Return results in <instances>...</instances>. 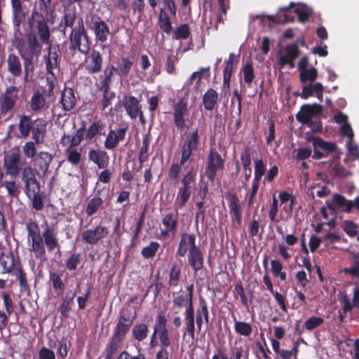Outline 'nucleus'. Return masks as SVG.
Returning a JSON list of instances; mask_svg holds the SVG:
<instances>
[{
	"mask_svg": "<svg viewBox=\"0 0 359 359\" xmlns=\"http://www.w3.org/2000/svg\"><path fill=\"white\" fill-rule=\"evenodd\" d=\"M309 60L306 56L301 58L298 68L300 71V81L302 86V92L294 93V95H301L303 98L306 99L312 96L314 93V68L308 69Z\"/></svg>",
	"mask_w": 359,
	"mask_h": 359,
	"instance_id": "1",
	"label": "nucleus"
},
{
	"mask_svg": "<svg viewBox=\"0 0 359 359\" xmlns=\"http://www.w3.org/2000/svg\"><path fill=\"white\" fill-rule=\"evenodd\" d=\"M26 41L27 44V52H22L20 49L19 52L21 57L26 63V69L27 70L29 66L32 67V69L33 68V58L41 54L42 46L36 34L33 33H29L27 35Z\"/></svg>",
	"mask_w": 359,
	"mask_h": 359,
	"instance_id": "2",
	"label": "nucleus"
},
{
	"mask_svg": "<svg viewBox=\"0 0 359 359\" xmlns=\"http://www.w3.org/2000/svg\"><path fill=\"white\" fill-rule=\"evenodd\" d=\"M78 29H73L70 36L71 48H78L80 52L86 54L90 48L82 18L78 20Z\"/></svg>",
	"mask_w": 359,
	"mask_h": 359,
	"instance_id": "3",
	"label": "nucleus"
},
{
	"mask_svg": "<svg viewBox=\"0 0 359 359\" xmlns=\"http://www.w3.org/2000/svg\"><path fill=\"white\" fill-rule=\"evenodd\" d=\"M195 176L196 173L191 168L182 179V187L179 189L178 192L180 208H182L189 199L195 182Z\"/></svg>",
	"mask_w": 359,
	"mask_h": 359,
	"instance_id": "4",
	"label": "nucleus"
},
{
	"mask_svg": "<svg viewBox=\"0 0 359 359\" xmlns=\"http://www.w3.org/2000/svg\"><path fill=\"white\" fill-rule=\"evenodd\" d=\"M22 180L25 182V192L29 198H31V193H38L40 191L39 183L36 178L34 169L31 166H27L23 168Z\"/></svg>",
	"mask_w": 359,
	"mask_h": 359,
	"instance_id": "5",
	"label": "nucleus"
},
{
	"mask_svg": "<svg viewBox=\"0 0 359 359\" xmlns=\"http://www.w3.org/2000/svg\"><path fill=\"white\" fill-rule=\"evenodd\" d=\"M299 50L297 44H290L282 48L279 52V65L281 67L289 65L290 67H294V60L299 55Z\"/></svg>",
	"mask_w": 359,
	"mask_h": 359,
	"instance_id": "6",
	"label": "nucleus"
},
{
	"mask_svg": "<svg viewBox=\"0 0 359 359\" xmlns=\"http://www.w3.org/2000/svg\"><path fill=\"white\" fill-rule=\"evenodd\" d=\"M20 153L18 149H13L4 158V166L7 172L13 177H17L20 171L19 165Z\"/></svg>",
	"mask_w": 359,
	"mask_h": 359,
	"instance_id": "7",
	"label": "nucleus"
},
{
	"mask_svg": "<svg viewBox=\"0 0 359 359\" xmlns=\"http://www.w3.org/2000/svg\"><path fill=\"white\" fill-rule=\"evenodd\" d=\"M223 167V160L215 150L212 149L208 157V166L205 171V175L208 179L213 182L216 175V171L222 169Z\"/></svg>",
	"mask_w": 359,
	"mask_h": 359,
	"instance_id": "8",
	"label": "nucleus"
},
{
	"mask_svg": "<svg viewBox=\"0 0 359 359\" xmlns=\"http://www.w3.org/2000/svg\"><path fill=\"white\" fill-rule=\"evenodd\" d=\"M189 262L194 271H198L203 266V257L202 252L196 245L193 238L189 239Z\"/></svg>",
	"mask_w": 359,
	"mask_h": 359,
	"instance_id": "9",
	"label": "nucleus"
},
{
	"mask_svg": "<svg viewBox=\"0 0 359 359\" xmlns=\"http://www.w3.org/2000/svg\"><path fill=\"white\" fill-rule=\"evenodd\" d=\"M337 146L334 142L324 141L322 138L316 137V160L326 157L334 152Z\"/></svg>",
	"mask_w": 359,
	"mask_h": 359,
	"instance_id": "10",
	"label": "nucleus"
},
{
	"mask_svg": "<svg viewBox=\"0 0 359 359\" xmlns=\"http://www.w3.org/2000/svg\"><path fill=\"white\" fill-rule=\"evenodd\" d=\"M187 290L189 291V307L186 310V325L188 333L189 334L191 339H194V308L192 304V297H193V285H190L187 287Z\"/></svg>",
	"mask_w": 359,
	"mask_h": 359,
	"instance_id": "11",
	"label": "nucleus"
},
{
	"mask_svg": "<svg viewBox=\"0 0 359 359\" xmlns=\"http://www.w3.org/2000/svg\"><path fill=\"white\" fill-rule=\"evenodd\" d=\"M108 234L107 227L98 226L95 230H86L82 233L83 239L89 244H95Z\"/></svg>",
	"mask_w": 359,
	"mask_h": 359,
	"instance_id": "12",
	"label": "nucleus"
},
{
	"mask_svg": "<svg viewBox=\"0 0 359 359\" xmlns=\"http://www.w3.org/2000/svg\"><path fill=\"white\" fill-rule=\"evenodd\" d=\"M296 118L302 124L312 127L313 118H314V104L303 105L301 110L296 115Z\"/></svg>",
	"mask_w": 359,
	"mask_h": 359,
	"instance_id": "13",
	"label": "nucleus"
},
{
	"mask_svg": "<svg viewBox=\"0 0 359 359\" xmlns=\"http://www.w3.org/2000/svg\"><path fill=\"white\" fill-rule=\"evenodd\" d=\"M123 104L130 117L133 119L136 118L140 112L137 99L133 96L125 95L123 99Z\"/></svg>",
	"mask_w": 359,
	"mask_h": 359,
	"instance_id": "14",
	"label": "nucleus"
},
{
	"mask_svg": "<svg viewBox=\"0 0 359 359\" xmlns=\"http://www.w3.org/2000/svg\"><path fill=\"white\" fill-rule=\"evenodd\" d=\"M187 112V104L183 100H180L174 109V122L179 129L184 127V116Z\"/></svg>",
	"mask_w": 359,
	"mask_h": 359,
	"instance_id": "15",
	"label": "nucleus"
},
{
	"mask_svg": "<svg viewBox=\"0 0 359 359\" xmlns=\"http://www.w3.org/2000/svg\"><path fill=\"white\" fill-rule=\"evenodd\" d=\"M40 20H36L37 34L43 43L50 45V27L43 16Z\"/></svg>",
	"mask_w": 359,
	"mask_h": 359,
	"instance_id": "16",
	"label": "nucleus"
},
{
	"mask_svg": "<svg viewBox=\"0 0 359 359\" xmlns=\"http://www.w3.org/2000/svg\"><path fill=\"white\" fill-rule=\"evenodd\" d=\"M11 6L13 13V25L18 29L25 17L23 6L20 0H11Z\"/></svg>",
	"mask_w": 359,
	"mask_h": 359,
	"instance_id": "17",
	"label": "nucleus"
},
{
	"mask_svg": "<svg viewBox=\"0 0 359 359\" xmlns=\"http://www.w3.org/2000/svg\"><path fill=\"white\" fill-rule=\"evenodd\" d=\"M89 158L96 163L100 168H105L108 165L109 156L104 151L92 150L90 151Z\"/></svg>",
	"mask_w": 359,
	"mask_h": 359,
	"instance_id": "18",
	"label": "nucleus"
},
{
	"mask_svg": "<svg viewBox=\"0 0 359 359\" xmlns=\"http://www.w3.org/2000/svg\"><path fill=\"white\" fill-rule=\"evenodd\" d=\"M8 72L14 76H20L22 74L20 60L15 54H10L7 60Z\"/></svg>",
	"mask_w": 359,
	"mask_h": 359,
	"instance_id": "19",
	"label": "nucleus"
},
{
	"mask_svg": "<svg viewBox=\"0 0 359 359\" xmlns=\"http://www.w3.org/2000/svg\"><path fill=\"white\" fill-rule=\"evenodd\" d=\"M46 123L43 121L37 119L33 122L32 133L33 138L37 144L42 142L44 133L46 132Z\"/></svg>",
	"mask_w": 359,
	"mask_h": 359,
	"instance_id": "20",
	"label": "nucleus"
},
{
	"mask_svg": "<svg viewBox=\"0 0 359 359\" xmlns=\"http://www.w3.org/2000/svg\"><path fill=\"white\" fill-rule=\"evenodd\" d=\"M76 97L72 88H65L62 94L61 103L66 111L71 110L76 104Z\"/></svg>",
	"mask_w": 359,
	"mask_h": 359,
	"instance_id": "21",
	"label": "nucleus"
},
{
	"mask_svg": "<svg viewBox=\"0 0 359 359\" xmlns=\"http://www.w3.org/2000/svg\"><path fill=\"white\" fill-rule=\"evenodd\" d=\"M18 95V88L16 87H11L5 93L4 99L2 103V108L6 110H10L15 104Z\"/></svg>",
	"mask_w": 359,
	"mask_h": 359,
	"instance_id": "22",
	"label": "nucleus"
},
{
	"mask_svg": "<svg viewBox=\"0 0 359 359\" xmlns=\"http://www.w3.org/2000/svg\"><path fill=\"white\" fill-rule=\"evenodd\" d=\"M53 161V156L48 152L41 151L36 158V165L43 171V175H46L48 171V168Z\"/></svg>",
	"mask_w": 359,
	"mask_h": 359,
	"instance_id": "23",
	"label": "nucleus"
},
{
	"mask_svg": "<svg viewBox=\"0 0 359 359\" xmlns=\"http://www.w3.org/2000/svg\"><path fill=\"white\" fill-rule=\"evenodd\" d=\"M94 30L97 39L101 41L107 40V37L109 34V27L107 24L97 18L94 22Z\"/></svg>",
	"mask_w": 359,
	"mask_h": 359,
	"instance_id": "24",
	"label": "nucleus"
},
{
	"mask_svg": "<svg viewBox=\"0 0 359 359\" xmlns=\"http://www.w3.org/2000/svg\"><path fill=\"white\" fill-rule=\"evenodd\" d=\"M43 238H44L45 243L50 251L53 250L58 245L56 235L54 233L53 229L47 226L45 231L43 233Z\"/></svg>",
	"mask_w": 359,
	"mask_h": 359,
	"instance_id": "25",
	"label": "nucleus"
},
{
	"mask_svg": "<svg viewBox=\"0 0 359 359\" xmlns=\"http://www.w3.org/2000/svg\"><path fill=\"white\" fill-rule=\"evenodd\" d=\"M218 94L213 89H209L203 95V102L208 110H212L217 102Z\"/></svg>",
	"mask_w": 359,
	"mask_h": 359,
	"instance_id": "26",
	"label": "nucleus"
},
{
	"mask_svg": "<svg viewBox=\"0 0 359 359\" xmlns=\"http://www.w3.org/2000/svg\"><path fill=\"white\" fill-rule=\"evenodd\" d=\"M333 203L338 208H343L347 212H350L353 206L352 201H346L344 196L338 194L334 195Z\"/></svg>",
	"mask_w": 359,
	"mask_h": 359,
	"instance_id": "27",
	"label": "nucleus"
},
{
	"mask_svg": "<svg viewBox=\"0 0 359 359\" xmlns=\"http://www.w3.org/2000/svg\"><path fill=\"white\" fill-rule=\"evenodd\" d=\"M58 55L56 51H52V45L48 47V55L46 60V68L48 73L53 74V70L57 67Z\"/></svg>",
	"mask_w": 359,
	"mask_h": 359,
	"instance_id": "28",
	"label": "nucleus"
},
{
	"mask_svg": "<svg viewBox=\"0 0 359 359\" xmlns=\"http://www.w3.org/2000/svg\"><path fill=\"white\" fill-rule=\"evenodd\" d=\"M15 259L13 255L2 254L0 256V266L3 273H9L14 267Z\"/></svg>",
	"mask_w": 359,
	"mask_h": 359,
	"instance_id": "29",
	"label": "nucleus"
},
{
	"mask_svg": "<svg viewBox=\"0 0 359 359\" xmlns=\"http://www.w3.org/2000/svg\"><path fill=\"white\" fill-rule=\"evenodd\" d=\"M92 65L89 67V70L92 73L98 72L102 68V57L99 51L93 50L90 55Z\"/></svg>",
	"mask_w": 359,
	"mask_h": 359,
	"instance_id": "30",
	"label": "nucleus"
},
{
	"mask_svg": "<svg viewBox=\"0 0 359 359\" xmlns=\"http://www.w3.org/2000/svg\"><path fill=\"white\" fill-rule=\"evenodd\" d=\"M158 25L160 28L167 34L170 33L172 30L171 22L168 18L167 13L164 11L163 9H161L159 18H158Z\"/></svg>",
	"mask_w": 359,
	"mask_h": 359,
	"instance_id": "31",
	"label": "nucleus"
},
{
	"mask_svg": "<svg viewBox=\"0 0 359 359\" xmlns=\"http://www.w3.org/2000/svg\"><path fill=\"white\" fill-rule=\"evenodd\" d=\"M193 238L194 243H195V236L194 234L184 233L182 235V238L180 243L177 253L180 256L184 257L187 251L186 245H189V239Z\"/></svg>",
	"mask_w": 359,
	"mask_h": 359,
	"instance_id": "32",
	"label": "nucleus"
},
{
	"mask_svg": "<svg viewBox=\"0 0 359 359\" xmlns=\"http://www.w3.org/2000/svg\"><path fill=\"white\" fill-rule=\"evenodd\" d=\"M33 122L27 116H23L19 124V130L23 137H27L32 130Z\"/></svg>",
	"mask_w": 359,
	"mask_h": 359,
	"instance_id": "33",
	"label": "nucleus"
},
{
	"mask_svg": "<svg viewBox=\"0 0 359 359\" xmlns=\"http://www.w3.org/2000/svg\"><path fill=\"white\" fill-rule=\"evenodd\" d=\"M148 327L145 324H138L134 326L133 334L138 341H142L147 336Z\"/></svg>",
	"mask_w": 359,
	"mask_h": 359,
	"instance_id": "34",
	"label": "nucleus"
},
{
	"mask_svg": "<svg viewBox=\"0 0 359 359\" xmlns=\"http://www.w3.org/2000/svg\"><path fill=\"white\" fill-rule=\"evenodd\" d=\"M229 207L233 212L238 222L241 221V214L240 212V205L238 204V198L234 194L229 196Z\"/></svg>",
	"mask_w": 359,
	"mask_h": 359,
	"instance_id": "35",
	"label": "nucleus"
},
{
	"mask_svg": "<svg viewBox=\"0 0 359 359\" xmlns=\"http://www.w3.org/2000/svg\"><path fill=\"white\" fill-rule=\"evenodd\" d=\"M294 8V11L297 13L298 19L301 22H305L308 19V11L307 8L302 4H297L295 6L294 4L291 3L290 4V8Z\"/></svg>",
	"mask_w": 359,
	"mask_h": 359,
	"instance_id": "36",
	"label": "nucleus"
},
{
	"mask_svg": "<svg viewBox=\"0 0 359 359\" xmlns=\"http://www.w3.org/2000/svg\"><path fill=\"white\" fill-rule=\"evenodd\" d=\"M163 224L170 229L173 233H175L177 224V218L174 217L173 214L170 213L166 215L163 219Z\"/></svg>",
	"mask_w": 359,
	"mask_h": 359,
	"instance_id": "37",
	"label": "nucleus"
},
{
	"mask_svg": "<svg viewBox=\"0 0 359 359\" xmlns=\"http://www.w3.org/2000/svg\"><path fill=\"white\" fill-rule=\"evenodd\" d=\"M198 143V130H196L192 135L187 136V141L185 142L184 147L187 149H189L191 151L197 149Z\"/></svg>",
	"mask_w": 359,
	"mask_h": 359,
	"instance_id": "38",
	"label": "nucleus"
},
{
	"mask_svg": "<svg viewBox=\"0 0 359 359\" xmlns=\"http://www.w3.org/2000/svg\"><path fill=\"white\" fill-rule=\"evenodd\" d=\"M32 241V250L34 252L38 253L39 255H43L45 254V249L42 237L41 236L33 238Z\"/></svg>",
	"mask_w": 359,
	"mask_h": 359,
	"instance_id": "39",
	"label": "nucleus"
},
{
	"mask_svg": "<svg viewBox=\"0 0 359 359\" xmlns=\"http://www.w3.org/2000/svg\"><path fill=\"white\" fill-rule=\"evenodd\" d=\"M159 244L156 242H151L149 246L142 249V254L145 258L153 257L158 250Z\"/></svg>",
	"mask_w": 359,
	"mask_h": 359,
	"instance_id": "40",
	"label": "nucleus"
},
{
	"mask_svg": "<svg viewBox=\"0 0 359 359\" xmlns=\"http://www.w3.org/2000/svg\"><path fill=\"white\" fill-rule=\"evenodd\" d=\"M174 34L176 39H187L190 34L189 25L187 24L181 25L176 29Z\"/></svg>",
	"mask_w": 359,
	"mask_h": 359,
	"instance_id": "41",
	"label": "nucleus"
},
{
	"mask_svg": "<svg viewBox=\"0 0 359 359\" xmlns=\"http://www.w3.org/2000/svg\"><path fill=\"white\" fill-rule=\"evenodd\" d=\"M102 200L100 198H94L88 203L86 208V213L88 215H93L98 208L102 205Z\"/></svg>",
	"mask_w": 359,
	"mask_h": 359,
	"instance_id": "42",
	"label": "nucleus"
},
{
	"mask_svg": "<svg viewBox=\"0 0 359 359\" xmlns=\"http://www.w3.org/2000/svg\"><path fill=\"white\" fill-rule=\"evenodd\" d=\"M204 316L206 322H208V309L207 306L204 304L201 306V309L200 310L197 311L196 313V325L198 327V330L200 331L201 329V325L203 323V316Z\"/></svg>",
	"mask_w": 359,
	"mask_h": 359,
	"instance_id": "43",
	"label": "nucleus"
},
{
	"mask_svg": "<svg viewBox=\"0 0 359 359\" xmlns=\"http://www.w3.org/2000/svg\"><path fill=\"white\" fill-rule=\"evenodd\" d=\"M235 330L240 334L248 336L252 332L250 324L244 322H236L235 324Z\"/></svg>",
	"mask_w": 359,
	"mask_h": 359,
	"instance_id": "44",
	"label": "nucleus"
},
{
	"mask_svg": "<svg viewBox=\"0 0 359 359\" xmlns=\"http://www.w3.org/2000/svg\"><path fill=\"white\" fill-rule=\"evenodd\" d=\"M121 341L116 339L115 338H112L108 348L106 350V358L105 359H111L113 355L117 351L118 348L121 344Z\"/></svg>",
	"mask_w": 359,
	"mask_h": 359,
	"instance_id": "45",
	"label": "nucleus"
},
{
	"mask_svg": "<svg viewBox=\"0 0 359 359\" xmlns=\"http://www.w3.org/2000/svg\"><path fill=\"white\" fill-rule=\"evenodd\" d=\"M180 275V269L177 266V264L175 263L170 271V285H177Z\"/></svg>",
	"mask_w": 359,
	"mask_h": 359,
	"instance_id": "46",
	"label": "nucleus"
},
{
	"mask_svg": "<svg viewBox=\"0 0 359 359\" xmlns=\"http://www.w3.org/2000/svg\"><path fill=\"white\" fill-rule=\"evenodd\" d=\"M129 327V326L123 324L122 323H118L113 338L122 341Z\"/></svg>",
	"mask_w": 359,
	"mask_h": 359,
	"instance_id": "47",
	"label": "nucleus"
},
{
	"mask_svg": "<svg viewBox=\"0 0 359 359\" xmlns=\"http://www.w3.org/2000/svg\"><path fill=\"white\" fill-rule=\"evenodd\" d=\"M75 294L73 293L72 295L70 297H67L63 302L62 303L60 311L62 313V316L65 318H67L68 316V313L71 309L70 304L72 302L73 299L74 298Z\"/></svg>",
	"mask_w": 359,
	"mask_h": 359,
	"instance_id": "48",
	"label": "nucleus"
},
{
	"mask_svg": "<svg viewBox=\"0 0 359 359\" xmlns=\"http://www.w3.org/2000/svg\"><path fill=\"white\" fill-rule=\"evenodd\" d=\"M344 231L350 237H355L358 234V225L352 221L345 222Z\"/></svg>",
	"mask_w": 359,
	"mask_h": 359,
	"instance_id": "49",
	"label": "nucleus"
},
{
	"mask_svg": "<svg viewBox=\"0 0 359 359\" xmlns=\"http://www.w3.org/2000/svg\"><path fill=\"white\" fill-rule=\"evenodd\" d=\"M45 104V100L43 97L39 94H35L31 102V107L33 110L37 111L39 109H41Z\"/></svg>",
	"mask_w": 359,
	"mask_h": 359,
	"instance_id": "50",
	"label": "nucleus"
},
{
	"mask_svg": "<svg viewBox=\"0 0 359 359\" xmlns=\"http://www.w3.org/2000/svg\"><path fill=\"white\" fill-rule=\"evenodd\" d=\"M119 140L117 139V136L115 135V131L111 130L107 135L104 145L107 149H114L116 147Z\"/></svg>",
	"mask_w": 359,
	"mask_h": 359,
	"instance_id": "51",
	"label": "nucleus"
},
{
	"mask_svg": "<svg viewBox=\"0 0 359 359\" xmlns=\"http://www.w3.org/2000/svg\"><path fill=\"white\" fill-rule=\"evenodd\" d=\"M133 65V62L129 60L128 58H122L121 63L118 66V69L121 72V74L123 76H126Z\"/></svg>",
	"mask_w": 359,
	"mask_h": 359,
	"instance_id": "52",
	"label": "nucleus"
},
{
	"mask_svg": "<svg viewBox=\"0 0 359 359\" xmlns=\"http://www.w3.org/2000/svg\"><path fill=\"white\" fill-rule=\"evenodd\" d=\"M244 81L250 84L254 79L253 67L252 64L248 63L243 68Z\"/></svg>",
	"mask_w": 359,
	"mask_h": 359,
	"instance_id": "53",
	"label": "nucleus"
},
{
	"mask_svg": "<svg viewBox=\"0 0 359 359\" xmlns=\"http://www.w3.org/2000/svg\"><path fill=\"white\" fill-rule=\"evenodd\" d=\"M24 154L28 158H33L36 152V149L32 142H28L22 147Z\"/></svg>",
	"mask_w": 359,
	"mask_h": 359,
	"instance_id": "54",
	"label": "nucleus"
},
{
	"mask_svg": "<svg viewBox=\"0 0 359 359\" xmlns=\"http://www.w3.org/2000/svg\"><path fill=\"white\" fill-rule=\"evenodd\" d=\"M265 173L264 165L262 160H259L255 163V180L259 182Z\"/></svg>",
	"mask_w": 359,
	"mask_h": 359,
	"instance_id": "55",
	"label": "nucleus"
},
{
	"mask_svg": "<svg viewBox=\"0 0 359 359\" xmlns=\"http://www.w3.org/2000/svg\"><path fill=\"white\" fill-rule=\"evenodd\" d=\"M33 198L32 199V205L33 208L36 210H40L43 207V203L42 201V198L39 194V192L38 193H31V198Z\"/></svg>",
	"mask_w": 359,
	"mask_h": 359,
	"instance_id": "56",
	"label": "nucleus"
},
{
	"mask_svg": "<svg viewBox=\"0 0 359 359\" xmlns=\"http://www.w3.org/2000/svg\"><path fill=\"white\" fill-rule=\"evenodd\" d=\"M27 229L29 233V236L32 238L38 237L40 235L39 226L36 222H29L27 224Z\"/></svg>",
	"mask_w": 359,
	"mask_h": 359,
	"instance_id": "57",
	"label": "nucleus"
},
{
	"mask_svg": "<svg viewBox=\"0 0 359 359\" xmlns=\"http://www.w3.org/2000/svg\"><path fill=\"white\" fill-rule=\"evenodd\" d=\"M101 130L100 124L99 122L93 123L88 129L86 137L89 140L93 139L95 135L100 133Z\"/></svg>",
	"mask_w": 359,
	"mask_h": 359,
	"instance_id": "58",
	"label": "nucleus"
},
{
	"mask_svg": "<svg viewBox=\"0 0 359 359\" xmlns=\"http://www.w3.org/2000/svg\"><path fill=\"white\" fill-rule=\"evenodd\" d=\"M80 261L79 255H72L71 257L67 261V267L69 270H75L77 267L78 264Z\"/></svg>",
	"mask_w": 359,
	"mask_h": 359,
	"instance_id": "59",
	"label": "nucleus"
},
{
	"mask_svg": "<svg viewBox=\"0 0 359 359\" xmlns=\"http://www.w3.org/2000/svg\"><path fill=\"white\" fill-rule=\"evenodd\" d=\"M339 301L344 304L343 310L345 314L351 311L353 308V305L351 304L350 299L346 294H344L340 297Z\"/></svg>",
	"mask_w": 359,
	"mask_h": 359,
	"instance_id": "60",
	"label": "nucleus"
},
{
	"mask_svg": "<svg viewBox=\"0 0 359 359\" xmlns=\"http://www.w3.org/2000/svg\"><path fill=\"white\" fill-rule=\"evenodd\" d=\"M67 159L69 162L73 164L76 165L81 159V154L75 150H67Z\"/></svg>",
	"mask_w": 359,
	"mask_h": 359,
	"instance_id": "61",
	"label": "nucleus"
},
{
	"mask_svg": "<svg viewBox=\"0 0 359 359\" xmlns=\"http://www.w3.org/2000/svg\"><path fill=\"white\" fill-rule=\"evenodd\" d=\"M340 130H341V134L344 136L348 137L349 138V140H351V141L353 140L354 133L353 132V130H352L350 124H348V123H345V124H342L340 128Z\"/></svg>",
	"mask_w": 359,
	"mask_h": 359,
	"instance_id": "62",
	"label": "nucleus"
},
{
	"mask_svg": "<svg viewBox=\"0 0 359 359\" xmlns=\"http://www.w3.org/2000/svg\"><path fill=\"white\" fill-rule=\"evenodd\" d=\"M241 161L243 168L249 167L251 163V157L249 148H245L241 154Z\"/></svg>",
	"mask_w": 359,
	"mask_h": 359,
	"instance_id": "63",
	"label": "nucleus"
},
{
	"mask_svg": "<svg viewBox=\"0 0 359 359\" xmlns=\"http://www.w3.org/2000/svg\"><path fill=\"white\" fill-rule=\"evenodd\" d=\"M39 359H55L54 352L45 347L39 351Z\"/></svg>",
	"mask_w": 359,
	"mask_h": 359,
	"instance_id": "64",
	"label": "nucleus"
}]
</instances>
